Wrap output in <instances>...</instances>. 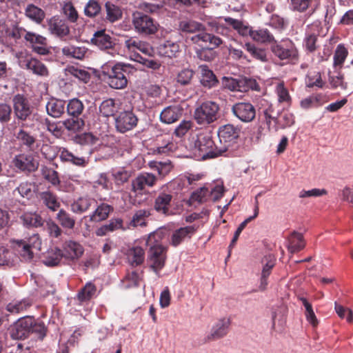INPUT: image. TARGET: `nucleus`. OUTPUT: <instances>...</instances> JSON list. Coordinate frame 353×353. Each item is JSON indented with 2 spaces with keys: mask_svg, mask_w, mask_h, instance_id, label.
Masks as SVG:
<instances>
[{
  "mask_svg": "<svg viewBox=\"0 0 353 353\" xmlns=\"http://www.w3.org/2000/svg\"><path fill=\"white\" fill-rule=\"evenodd\" d=\"M210 196V190L207 188H201L194 192L191 195V200L199 203H204Z\"/></svg>",
  "mask_w": 353,
  "mask_h": 353,
  "instance_id": "57",
  "label": "nucleus"
},
{
  "mask_svg": "<svg viewBox=\"0 0 353 353\" xmlns=\"http://www.w3.org/2000/svg\"><path fill=\"white\" fill-rule=\"evenodd\" d=\"M250 37L254 41L261 43H272L274 41L273 35L267 29L252 30Z\"/></svg>",
  "mask_w": 353,
  "mask_h": 353,
  "instance_id": "43",
  "label": "nucleus"
},
{
  "mask_svg": "<svg viewBox=\"0 0 353 353\" xmlns=\"http://www.w3.org/2000/svg\"><path fill=\"white\" fill-rule=\"evenodd\" d=\"M23 224L27 227L38 228L43 225V219L36 213L26 212L20 216Z\"/></svg>",
  "mask_w": 353,
  "mask_h": 353,
  "instance_id": "40",
  "label": "nucleus"
},
{
  "mask_svg": "<svg viewBox=\"0 0 353 353\" xmlns=\"http://www.w3.org/2000/svg\"><path fill=\"white\" fill-rule=\"evenodd\" d=\"M46 108L50 116L59 118L65 112V102L63 100L52 99L47 103Z\"/></svg>",
  "mask_w": 353,
  "mask_h": 353,
  "instance_id": "26",
  "label": "nucleus"
},
{
  "mask_svg": "<svg viewBox=\"0 0 353 353\" xmlns=\"http://www.w3.org/2000/svg\"><path fill=\"white\" fill-rule=\"evenodd\" d=\"M335 310L341 319H346L347 321L350 323L353 320V314L352 310L348 308L344 307L343 306L335 303Z\"/></svg>",
  "mask_w": 353,
  "mask_h": 353,
  "instance_id": "63",
  "label": "nucleus"
},
{
  "mask_svg": "<svg viewBox=\"0 0 353 353\" xmlns=\"http://www.w3.org/2000/svg\"><path fill=\"white\" fill-rule=\"evenodd\" d=\"M275 265L274 261L272 259H267L266 263L263 265L261 277V283L259 285V289L261 290H264L268 285V278L272 272V270Z\"/></svg>",
  "mask_w": 353,
  "mask_h": 353,
  "instance_id": "45",
  "label": "nucleus"
},
{
  "mask_svg": "<svg viewBox=\"0 0 353 353\" xmlns=\"http://www.w3.org/2000/svg\"><path fill=\"white\" fill-rule=\"evenodd\" d=\"M158 49L161 55L172 58L176 57L179 52V45L170 41H166L161 44Z\"/></svg>",
  "mask_w": 353,
  "mask_h": 353,
  "instance_id": "37",
  "label": "nucleus"
},
{
  "mask_svg": "<svg viewBox=\"0 0 353 353\" xmlns=\"http://www.w3.org/2000/svg\"><path fill=\"white\" fill-rule=\"evenodd\" d=\"M14 112L17 117L26 120L32 113V108L28 100L21 94H17L12 99Z\"/></svg>",
  "mask_w": 353,
  "mask_h": 353,
  "instance_id": "10",
  "label": "nucleus"
},
{
  "mask_svg": "<svg viewBox=\"0 0 353 353\" xmlns=\"http://www.w3.org/2000/svg\"><path fill=\"white\" fill-rule=\"evenodd\" d=\"M105 9L107 12V19L111 21L114 22L121 17V11L119 8L110 2L105 3Z\"/></svg>",
  "mask_w": 353,
  "mask_h": 353,
  "instance_id": "53",
  "label": "nucleus"
},
{
  "mask_svg": "<svg viewBox=\"0 0 353 353\" xmlns=\"http://www.w3.org/2000/svg\"><path fill=\"white\" fill-rule=\"evenodd\" d=\"M46 229L49 236L53 238H58L62 234L61 228L53 221H47Z\"/></svg>",
  "mask_w": 353,
  "mask_h": 353,
  "instance_id": "61",
  "label": "nucleus"
},
{
  "mask_svg": "<svg viewBox=\"0 0 353 353\" xmlns=\"http://www.w3.org/2000/svg\"><path fill=\"white\" fill-rule=\"evenodd\" d=\"M183 145L192 153L197 160H206L219 157L216 137L210 134H175Z\"/></svg>",
  "mask_w": 353,
  "mask_h": 353,
  "instance_id": "1",
  "label": "nucleus"
},
{
  "mask_svg": "<svg viewBox=\"0 0 353 353\" xmlns=\"http://www.w3.org/2000/svg\"><path fill=\"white\" fill-rule=\"evenodd\" d=\"M231 322L229 319L222 318L216 322L210 332L205 336L204 343H210L225 337L230 330Z\"/></svg>",
  "mask_w": 353,
  "mask_h": 353,
  "instance_id": "7",
  "label": "nucleus"
},
{
  "mask_svg": "<svg viewBox=\"0 0 353 353\" xmlns=\"http://www.w3.org/2000/svg\"><path fill=\"white\" fill-rule=\"evenodd\" d=\"M272 52L280 59H296L298 53L296 48L291 44L284 47L278 43H273L271 46Z\"/></svg>",
  "mask_w": 353,
  "mask_h": 353,
  "instance_id": "20",
  "label": "nucleus"
},
{
  "mask_svg": "<svg viewBox=\"0 0 353 353\" xmlns=\"http://www.w3.org/2000/svg\"><path fill=\"white\" fill-rule=\"evenodd\" d=\"M20 66L33 74L39 76H47L48 70L46 66L40 61L32 57H26L19 60Z\"/></svg>",
  "mask_w": 353,
  "mask_h": 353,
  "instance_id": "15",
  "label": "nucleus"
},
{
  "mask_svg": "<svg viewBox=\"0 0 353 353\" xmlns=\"http://www.w3.org/2000/svg\"><path fill=\"white\" fill-rule=\"evenodd\" d=\"M172 199L173 196L171 192L161 190L155 196L154 210L161 214H170Z\"/></svg>",
  "mask_w": 353,
  "mask_h": 353,
  "instance_id": "8",
  "label": "nucleus"
},
{
  "mask_svg": "<svg viewBox=\"0 0 353 353\" xmlns=\"http://www.w3.org/2000/svg\"><path fill=\"white\" fill-rule=\"evenodd\" d=\"M172 134H160L157 136L158 142L155 152L158 154H165L175 151L178 148V143L172 141Z\"/></svg>",
  "mask_w": 353,
  "mask_h": 353,
  "instance_id": "16",
  "label": "nucleus"
},
{
  "mask_svg": "<svg viewBox=\"0 0 353 353\" xmlns=\"http://www.w3.org/2000/svg\"><path fill=\"white\" fill-rule=\"evenodd\" d=\"M32 248L23 243V241L17 242V251L22 261H30L34 256Z\"/></svg>",
  "mask_w": 353,
  "mask_h": 353,
  "instance_id": "49",
  "label": "nucleus"
},
{
  "mask_svg": "<svg viewBox=\"0 0 353 353\" xmlns=\"http://www.w3.org/2000/svg\"><path fill=\"white\" fill-rule=\"evenodd\" d=\"M125 46L132 52L139 50L145 54L150 55L152 51L150 46L143 41L130 38L125 41Z\"/></svg>",
  "mask_w": 353,
  "mask_h": 353,
  "instance_id": "29",
  "label": "nucleus"
},
{
  "mask_svg": "<svg viewBox=\"0 0 353 353\" xmlns=\"http://www.w3.org/2000/svg\"><path fill=\"white\" fill-rule=\"evenodd\" d=\"M63 13L70 22H75L78 19V13L72 3H66L63 7Z\"/></svg>",
  "mask_w": 353,
  "mask_h": 353,
  "instance_id": "64",
  "label": "nucleus"
},
{
  "mask_svg": "<svg viewBox=\"0 0 353 353\" xmlns=\"http://www.w3.org/2000/svg\"><path fill=\"white\" fill-rule=\"evenodd\" d=\"M196 228L192 226H186L176 230L171 236V245L176 247L180 245L185 238H191L192 235L196 232Z\"/></svg>",
  "mask_w": 353,
  "mask_h": 353,
  "instance_id": "22",
  "label": "nucleus"
},
{
  "mask_svg": "<svg viewBox=\"0 0 353 353\" xmlns=\"http://www.w3.org/2000/svg\"><path fill=\"white\" fill-rule=\"evenodd\" d=\"M201 83L203 86L210 88L217 84L218 80L216 79V76L212 70L208 68L207 66L202 65L201 67Z\"/></svg>",
  "mask_w": 353,
  "mask_h": 353,
  "instance_id": "39",
  "label": "nucleus"
},
{
  "mask_svg": "<svg viewBox=\"0 0 353 353\" xmlns=\"http://www.w3.org/2000/svg\"><path fill=\"white\" fill-rule=\"evenodd\" d=\"M97 288L91 282L87 283L85 286L81 289L77 294L78 299L81 302L90 300L96 293Z\"/></svg>",
  "mask_w": 353,
  "mask_h": 353,
  "instance_id": "44",
  "label": "nucleus"
},
{
  "mask_svg": "<svg viewBox=\"0 0 353 353\" xmlns=\"http://www.w3.org/2000/svg\"><path fill=\"white\" fill-rule=\"evenodd\" d=\"M305 243L301 233L293 232L289 237L288 250L290 252H298L305 248Z\"/></svg>",
  "mask_w": 353,
  "mask_h": 353,
  "instance_id": "35",
  "label": "nucleus"
},
{
  "mask_svg": "<svg viewBox=\"0 0 353 353\" xmlns=\"http://www.w3.org/2000/svg\"><path fill=\"white\" fill-rule=\"evenodd\" d=\"M219 108L212 101H206L196 109L194 119L196 123L201 125H206L216 119V114Z\"/></svg>",
  "mask_w": 353,
  "mask_h": 353,
  "instance_id": "6",
  "label": "nucleus"
},
{
  "mask_svg": "<svg viewBox=\"0 0 353 353\" xmlns=\"http://www.w3.org/2000/svg\"><path fill=\"white\" fill-rule=\"evenodd\" d=\"M194 72L192 70L189 69H184L182 70L181 72H179L176 81L178 83H179L181 85H187L188 84L192 77H193Z\"/></svg>",
  "mask_w": 353,
  "mask_h": 353,
  "instance_id": "62",
  "label": "nucleus"
},
{
  "mask_svg": "<svg viewBox=\"0 0 353 353\" xmlns=\"http://www.w3.org/2000/svg\"><path fill=\"white\" fill-rule=\"evenodd\" d=\"M15 255L12 252L3 247H0V265L12 266Z\"/></svg>",
  "mask_w": 353,
  "mask_h": 353,
  "instance_id": "52",
  "label": "nucleus"
},
{
  "mask_svg": "<svg viewBox=\"0 0 353 353\" xmlns=\"http://www.w3.org/2000/svg\"><path fill=\"white\" fill-rule=\"evenodd\" d=\"M347 55L346 48L341 45H339L335 50L334 55V65L335 67L341 66Z\"/></svg>",
  "mask_w": 353,
  "mask_h": 353,
  "instance_id": "55",
  "label": "nucleus"
},
{
  "mask_svg": "<svg viewBox=\"0 0 353 353\" xmlns=\"http://www.w3.org/2000/svg\"><path fill=\"white\" fill-rule=\"evenodd\" d=\"M152 209H139L134 212L130 225L134 228L145 227L148 223V219L152 215Z\"/></svg>",
  "mask_w": 353,
  "mask_h": 353,
  "instance_id": "28",
  "label": "nucleus"
},
{
  "mask_svg": "<svg viewBox=\"0 0 353 353\" xmlns=\"http://www.w3.org/2000/svg\"><path fill=\"white\" fill-rule=\"evenodd\" d=\"M61 52L67 57L82 59L88 52V49L82 46L68 45L64 46Z\"/></svg>",
  "mask_w": 353,
  "mask_h": 353,
  "instance_id": "31",
  "label": "nucleus"
},
{
  "mask_svg": "<svg viewBox=\"0 0 353 353\" xmlns=\"http://www.w3.org/2000/svg\"><path fill=\"white\" fill-rule=\"evenodd\" d=\"M299 300L302 302L303 305L305 308V316L307 321L315 327L318 325V320L314 312L312 305L307 301L304 297L299 298Z\"/></svg>",
  "mask_w": 353,
  "mask_h": 353,
  "instance_id": "50",
  "label": "nucleus"
},
{
  "mask_svg": "<svg viewBox=\"0 0 353 353\" xmlns=\"http://www.w3.org/2000/svg\"><path fill=\"white\" fill-rule=\"evenodd\" d=\"M232 111L240 120L244 122L252 121L256 115L254 107L250 103H238L232 106Z\"/></svg>",
  "mask_w": 353,
  "mask_h": 353,
  "instance_id": "13",
  "label": "nucleus"
},
{
  "mask_svg": "<svg viewBox=\"0 0 353 353\" xmlns=\"http://www.w3.org/2000/svg\"><path fill=\"white\" fill-rule=\"evenodd\" d=\"M65 128L70 131H79L83 129L85 125L84 121L77 117L68 119L63 123Z\"/></svg>",
  "mask_w": 353,
  "mask_h": 353,
  "instance_id": "54",
  "label": "nucleus"
},
{
  "mask_svg": "<svg viewBox=\"0 0 353 353\" xmlns=\"http://www.w3.org/2000/svg\"><path fill=\"white\" fill-rule=\"evenodd\" d=\"M43 203L50 210L55 212L60 207L57 196L50 191H44L39 194Z\"/></svg>",
  "mask_w": 353,
  "mask_h": 353,
  "instance_id": "32",
  "label": "nucleus"
},
{
  "mask_svg": "<svg viewBox=\"0 0 353 353\" xmlns=\"http://www.w3.org/2000/svg\"><path fill=\"white\" fill-rule=\"evenodd\" d=\"M98 139L93 134H76L74 140L80 145H92Z\"/></svg>",
  "mask_w": 353,
  "mask_h": 353,
  "instance_id": "56",
  "label": "nucleus"
},
{
  "mask_svg": "<svg viewBox=\"0 0 353 353\" xmlns=\"http://www.w3.org/2000/svg\"><path fill=\"white\" fill-rule=\"evenodd\" d=\"M157 181L155 175L148 172L139 174L132 181V190L141 194L146 188L153 187Z\"/></svg>",
  "mask_w": 353,
  "mask_h": 353,
  "instance_id": "9",
  "label": "nucleus"
},
{
  "mask_svg": "<svg viewBox=\"0 0 353 353\" xmlns=\"http://www.w3.org/2000/svg\"><path fill=\"white\" fill-rule=\"evenodd\" d=\"M21 135V141L24 145H26L30 150L35 151L40 147V143L35 140V139L30 136V134H19Z\"/></svg>",
  "mask_w": 353,
  "mask_h": 353,
  "instance_id": "60",
  "label": "nucleus"
},
{
  "mask_svg": "<svg viewBox=\"0 0 353 353\" xmlns=\"http://www.w3.org/2000/svg\"><path fill=\"white\" fill-rule=\"evenodd\" d=\"M48 30L60 38L70 33V28L65 21L55 17L48 21Z\"/></svg>",
  "mask_w": 353,
  "mask_h": 353,
  "instance_id": "19",
  "label": "nucleus"
},
{
  "mask_svg": "<svg viewBox=\"0 0 353 353\" xmlns=\"http://www.w3.org/2000/svg\"><path fill=\"white\" fill-rule=\"evenodd\" d=\"M64 257L63 252L58 248H54L48 250L43 263L47 266L52 267L59 265Z\"/></svg>",
  "mask_w": 353,
  "mask_h": 353,
  "instance_id": "33",
  "label": "nucleus"
},
{
  "mask_svg": "<svg viewBox=\"0 0 353 353\" xmlns=\"http://www.w3.org/2000/svg\"><path fill=\"white\" fill-rule=\"evenodd\" d=\"M13 196L19 200L21 198L30 199L32 196V184L27 181L22 182L12 192Z\"/></svg>",
  "mask_w": 353,
  "mask_h": 353,
  "instance_id": "41",
  "label": "nucleus"
},
{
  "mask_svg": "<svg viewBox=\"0 0 353 353\" xmlns=\"http://www.w3.org/2000/svg\"><path fill=\"white\" fill-rule=\"evenodd\" d=\"M47 328L43 322L36 320L32 316H25L17 320L10 330L13 339L23 340L30 334H35L43 339L46 335Z\"/></svg>",
  "mask_w": 353,
  "mask_h": 353,
  "instance_id": "3",
  "label": "nucleus"
},
{
  "mask_svg": "<svg viewBox=\"0 0 353 353\" xmlns=\"http://www.w3.org/2000/svg\"><path fill=\"white\" fill-rule=\"evenodd\" d=\"M63 256L69 259H79L83 253L81 245L74 241H65L63 244Z\"/></svg>",
  "mask_w": 353,
  "mask_h": 353,
  "instance_id": "23",
  "label": "nucleus"
},
{
  "mask_svg": "<svg viewBox=\"0 0 353 353\" xmlns=\"http://www.w3.org/2000/svg\"><path fill=\"white\" fill-rule=\"evenodd\" d=\"M32 305V303L29 299L13 301L7 305L6 310L12 314H19L26 311Z\"/></svg>",
  "mask_w": 353,
  "mask_h": 353,
  "instance_id": "38",
  "label": "nucleus"
},
{
  "mask_svg": "<svg viewBox=\"0 0 353 353\" xmlns=\"http://www.w3.org/2000/svg\"><path fill=\"white\" fill-rule=\"evenodd\" d=\"M182 113L183 109L179 105H170L161 112L160 118L161 121L165 123H172L177 121Z\"/></svg>",
  "mask_w": 353,
  "mask_h": 353,
  "instance_id": "24",
  "label": "nucleus"
},
{
  "mask_svg": "<svg viewBox=\"0 0 353 353\" xmlns=\"http://www.w3.org/2000/svg\"><path fill=\"white\" fill-rule=\"evenodd\" d=\"M130 66L126 64L118 63L112 67L108 72V83L114 89H123L128 83L127 75L129 74Z\"/></svg>",
  "mask_w": 353,
  "mask_h": 353,
  "instance_id": "5",
  "label": "nucleus"
},
{
  "mask_svg": "<svg viewBox=\"0 0 353 353\" xmlns=\"http://www.w3.org/2000/svg\"><path fill=\"white\" fill-rule=\"evenodd\" d=\"M25 15L37 23H41L45 18V12L34 4H28L25 9Z\"/></svg>",
  "mask_w": 353,
  "mask_h": 353,
  "instance_id": "36",
  "label": "nucleus"
},
{
  "mask_svg": "<svg viewBox=\"0 0 353 353\" xmlns=\"http://www.w3.org/2000/svg\"><path fill=\"white\" fill-rule=\"evenodd\" d=\"M328 81L333 89L345 90L347 88V83L344 81L343 75L339 72H329Z\"/></svg>",
  "mask_w": 353,
  "mask_h": 353,
  "instance_id": "42",
  "label": "nucleus"
},
{
  "mask_svg": "<svg viewBox=\"0 0 353 353\" xmlns=\"http://www.w3.org/2000/svg\"><path fill=\"white\" fill-rule=\"evenodd\" d=\"M57 220L59 224L65 229L73 230L75 227L76 219L69 212L63 209H61L57 214Z\"/></svg>",
  "mask_w": 353,
  "mask_h": 353,
  "instance_id": "34",
  "label": "nucleus"
},
{
  "mask_svg": "<svg viewBox=\"0 0 353 353\" xmlns=\"http://www.w3.org/2000/svg\"><path fill=\"white\" fill-rule=\"evenodd\" d=\"M132 24L137 32L143 35H150L156 33L158 23L146 14L137 11L132 14Z\"/></svg>",
  "mask_w": 353,
  "mask_h": 353,
  "instance_id": "4",
  "label": "nucleus"
},
{
  "mask_svg": "<svg viewBox=\"0 0 353 353\" xmlns=\"http://www.w3.org/2000/svg\"><path fill=\"white\" fill-rule=\"evenodd\" d=\"M100 112L105 117L113 116L117 112V106L115 104L114 100L112 99H108L103 101L99 107Z\"/></svg>",
  "mask_w": 353,
  "mask_h": 353,
  "instance_id": "47",
  "label": "nucleus"
},
{
  "mask_svg": "<svg viewBox=\"0 0 353 353\" xmlns=\"http://www.w3.org/2000/svg\"><path fill=\"white\" fill-rule=\"evenodd\" d=\"M239 139L238 134H216V149L218 155L221 156L229 148H234Z\"/></svg>",
  "mask_w": 353,
  "mask_h": 353,
  "instance_id": "14",
  "label": "nucleus"
},
{
  "mask_svg": "<svg viewBox=\"0 0 353 353\" xmlns=\"http://www.w3.org/2000/svg\"><path fill=\"white\" fill-rule=\"evenodd\" d=\"M130 176V172L123 168L116 170L113 174L114 181L117 185H123L127 182Z\"/></svg>",
  "mask_w": 353,
  "mask_h": 353,
  "instance_id": "59",
  "label": "nucleus"
},
{
  "mask_svg": "<svg viewBox=\"0 0 353 353\" xmlns=\"http://www.w3.org/2000/svg\"><path fill=\"white\" fill-rule=\"evenodd\" d=\"M97 201L89 196H81L70 203V210L74 214H82L96 206Z\"/></svg>",
  "mask_w": 353,
  "mask_h": 353,
  "instance_id": "12",
  "label": "nucleus"
},
{
  "mask_svg": "<svg viewBox=\"0 0 353 353\" xmlns=\"http://www.w3.org/2000/svg\"><path fill=\"white\" fill-rule=\"evenodd\" d=\"M14 165L23 172H32L37 170L39 162L32 154H21L13 160Z\"/></svg>",
  "mask_w": 353,
  "mask_h": 353,
  "instance_id": "11",
  "label": "nucleus"
},
{
  "mask_svg": "<svg viewBox=\"0 0 353 353\" xmlns=\"http://www.w3.org/2000/svg\"><path fill=\"white\" fill-rule=\"evenodd\" d=\"M83 110V105L78 99H72L68 103L67 112L72 117H78L82 113Z\"/></svg>",
  "mask_w": 353,
  "mask_h": 353,
  "instance_id": "51",
  "label": "nucleus"
},
{
  "mask_svg": "<svg viewBox=\"0 0 353 353\" xmlns=\"http://www.w3.org/2000/svg\"><path fill=\"white\" fill-rule=\"evenodd\" d=\"M101 10L99 4L94 0H90L84 8V13L89 17H93L96 16Z\"/></svg>",
  "mask_w": 353,
  "mask_h": 353,
  "instance_id": "58",
  "label": "nucleus"
},
{
  "mask_svg": "<svg viewBox=\"0 0 353 353\" xmlns=\"http://www.w3.org/2000/svg\"><path fill=\"white\" fill-rule=\"evenodd\" d=\"M113 210L112 205L102 203L97 205L95 210L89 215V220L91 222L103 221L108 218L110 213Z\"/></svg>",
  "mask_w": 353,
  "mask_h": 353,
  "instance_id": "21",
  "label": "nucleus"
},
{
  "mask_svg": "<svg viewBox=\"0 0 353 353\" xmlns=\"http://www.w3.org/2000/svg\"><path fill=\"white\" fill-rule=\"evenodd\" d=\"M137 118L130 112L121 113L116 119V127L120 132L132 130L137 125Z\"/></svg>",
  "mask_w": 353,
  "mask_h": 353,
  "instance_id": "18",
  "label": "nucleus"
},
{
  "mask_svg": "<svg viewBox=\"0 0 353 353\" xmlns=\"http://www.w3.org/2000/svg\"><path fill=\"white\" fill-rule=\"evenodd\" d=\"M164 236L162 231H155L149 234L146 244L149 248L148 262L150 268L157 274L164 268L167 259V248L162 245Z\"/></svg>",
  "mask_w": 353,
  "mask_h": 353,
  "instance_id": "2",
  "label": "nucleus"
},
{
  "mask_svg": "<svg viewBox=\"0 0 353 353\" xmlns=\"http://www.w3.org/2000/svg\"><path fill=\"white\" fill-rule=\"evenodd\" d=\"M91 43L101 50L111 49L115 45L114 39L105 30L95 32L91 39Z\"/></svg>",
  "mask_w": 353,
  "mask_h": 353,
  "instance_id": "17",
  "label": "nucleus"
},
{
  "mask_svg": "<svg viewBox=\"0 0 353 353\" xmlns=\"http://www.w3.org/2000/svg\"><path fill=\"white\" fill-rule=\"evenodd\" d=\"M244 48L254 58L262 62H266L268 61L267 54L264 49L256 48L254 44L250 43H246Z\"/></svg>",
  "mask_w": 353,
  "mask_h": 353,
  "instance_id": "48",
  "label": "nucleus"
},
{
  "mask_svg": "<svg viewBox=\"0 0 353 353\" xmlns=\"http://www.w3.org/2000/svg\"><path fill=\"white\" fill-rule=\"evenodd\" d=\"M179 30L183 33H196L205 30V27L201 23L192 20L183 19L179 22Z\"/></svg>",
  "mask_w": 353,
  "mask_h": 353,
  "instance_id": "27",
  "label": "nucleus"
},
{
  "mask_svg": "<svg viewBox=\"0 0 353 353\" xmlns=\"http://www.w3.org/2000/svg\"><path fill=\"white\" fill-rule=\"evenodd\" d=\"M225 23L235 30L242 37L250 36L252 28L245 24L243 21L232 17H225Z\"/></svg>",
  "mask_w": 353,
  "mask_h": 353,
  "instance_id": "30",
  "label": "nucleus"
},
{
  "mask_svg": "<svg viewBox=\"0 0 353 353\" xmlns=\"http://www.w3.org/2000/svg\"><path fill=\"white\" fill-rule=\"evenodd\" d=\"M126 255L128 261L132 267L141 265L145 260V250L140 246L130 248L127 251Z\"/></svg>",
  "mask_w": 353,
  "mask_h": 353,
  "instance_id": "25",
  "label": "nucleus"
},
{
  "mask_svg": "<svg viewBox=\"0 0 353 353\" xmlns=\"http://www.w3.org/2000/svg\"><path fill=\"white\" fill-rule=\"evenodd\" d=\"M239 91L241 92H247L250 89L257 90L259 89V85L256 81L251 78L245 77H239L238 83Z\"/></svg>",
  "mask_w": 353,
  "mask_h": 353,
  "instance_id": "46",
  "label": "nucleus"
}]
</instances>
